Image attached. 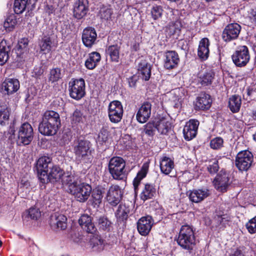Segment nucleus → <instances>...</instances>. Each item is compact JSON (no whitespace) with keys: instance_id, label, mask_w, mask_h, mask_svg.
Here are the masks:
<instances>
[{"instance_id":"f257e3e1","label":"nucleus","mask_w":256,"mask_h":256,"mask_svg":"<svg viewBox=\"0 0 256 256\" xmlns=\"http://www.w3.org/2000/svg\"><path fill=\"white\" fill-rule=\"evenodd\" d=\"M90 142L82 137L77 138L74 141L72 148L77 160L86 162H90L92 160Z\"/></svg>"},{"instance_id":"f03ea898","label":"nucleus","mask_w":256,"mask_h":256,"mask_svg":"<svg viewBox=\"0 0 256 256\" xmlns=\"http://www.w3.org/2000/svg\"><path fill=\"white\" fill-rule=\"evenodd\" d=\"M126 162L119 156L111 158L108 162V170L112 178L116 180H124L126 178L127 172L125 169Z\"/></svg>"},{"instance_id":"7ed1b4c3","label":"nucleus","mask_w":256,"mask_h":256,"mask_svg":"<svg viewBox=\"0 0 256 256\" xmlns=\"http://www.w3.org/2000/svg\"><path fill=\"white\" fill-rule=\"evenodd\" d=\"M178 244L183 248L190 252L196 244L194 232L190 226H182L180 228Z\"/></svg>"},{"instance_id":"20e7f679","label":"nucleus","mask_w":256,"mask_h":256,"mask_svg":"<svg viewBox=\"0 0 256 256\" xmlns=\"http://www.w3.org/2000/svg\"><path fill=\"white\" fill-rule=\"evenodd\" d=\"M91 192V186L82 182L78 184L76 186L71 185L70 192L69 193L73 195L78 202H84L88 200Z\"/></svg>"},{"instance_id":"39448f33","label":"nucleus","mask_w":256,"mask_h":256,"mask_svg":"<svg viewBox=\"0 0 256 256\" xmlns=\"http://www.w3.org/2000/svg\"><path fill=\"white\" fill-rule=\"evenodd\" d=\"M254 161L252 153L249 150L239 152L236 158V166L240 171H248L252 166Z\"/></svg>"},{"instance_id":"423d86ee","label":"nucleus","mask_w":256,"mask_h":256,"mask_svg":"<svg viewBox=\"0 0 256 256\" xmlns=\"http://www.w3.org/2000/svg\"><path fill=\"white\" fill-rule=\"evenodd\" d=\"M232 62L238 67L246 66L250 60V55L248 48L246 46H238L232 56Z\"/></svg>"},{"instance_id":"0eeeda50","label":"nucleus","mask_w":256,"mask_h":256,"mask_svg":"<svg viewBox=\"0 0 256 256\" xmlns=\"http://www.w3.org/2000/svg\"><path fill=\"white\" fill-rule=\"evenodd\" d=\"M34 138V130L28 122H24L20 127L18 132L16 143L18 145L29 144Z\"/></svg>"},{"instance_id":"6e6552de","label":"nucleus","mask_w":256,"mask_h":256,"mask_svg":"<svg viewBox=\"0 0 256 256\" xmlns=\"http://www.w3.org/2000/svg\"><path fill=\"white\" fill-rule=\"evenodd\" d=\"M64 171L56 165H53L48 172L40 176V181L43 184L58 182L64 176Z\"/></svg>"},{"instance_id":"1a4fd4ad","label":"nucleus","mask_w":256,"mask_h":256,"mask_svg":"<svg viewBox=\"0 0 256 256\" xmlns=\"http://www.w3.org/2000/svg\"><path fill=\"white\" fill-rule=\"evenodd\" d=\"M70 96L76 100H79L85 94V82L82 78L74 80L69 82Z\"/></svg>"},{"instance_id":"9d476101","label":"nucleus","mask_w":256,"mask_h":256,"mask_svg":"<svg viewBox=\"0 0 256 256\" xmlns=\"http://www.w3.org/2000/svg\"><path fill=\"white\" fill-rule=\"evenodd\" d=\"M124 110L121 102L118 100L111 102L108 106V116L112 123H118L122 119Z\"/></svg>"},{"instance_id":"9b49d317","label":"nucleus","mask_w":256,"mask_h":256,"mask_svg":"<svg viewBox=\"0 0 256 256\" xmlns=\"http://www.w3.org/2000/svg\"><path fill=\"white\" fill-rule=\"evenodd\" d=\"M241 26L237 23L228 24L223 30L222 38L226 42L236 39L240 33Z\"/></svg>"},{"instance_id":"f8f14e48","label":"nucleus","mask_w":256,"mask_h":256,"mask_svg":"<svg viewBox=\"0 0 256 256\" xmlns=\"http://www.w3.org/2000/svg\"><path fill=\"white\" fill-rule=\"evenodd\" d=\"M215 188L221 192L226 191L230 184L229 174L222 170L217 174L213 182Z\"/></svg>"},{"instance_id":"ddd939ff","label":"nucleus","mask_w":256,"mask_h":256,"mask_svg":"<svg viewBox=\"0 0 256 256\" xmlns=\"http://www.w3.org/2000/svg\"><path fill=\"white\" fill-rule=\"evenodd\" d=\"M154 224L152 218L150 216L142 217L137 222V230L142 236H146L150 233Z\"/></svg>"},{"instance_id":"4468645a","label":"nucleus","mask_w":256,"mask_h":256,"mask_svg":"<svg viewBox=\"0 0 256 256\" xmlns=\"http://www.w3.org/2000/svg\"><path fill=\"white\" fill-rule=\"evenodd\" d=\"M50 224L54 230H64L67 227V218L64 214L56 213L51 216Z\"/></svg>"},{"instance_id":"2eb2a0df","label":"nucleus","mask_w":256,"mask_h":256,"mask_svg":"<svg viewBox=\"0 0 256 256\" xmlns=\"http://www.w3.org/2000/svg\"><path fill=\"white\" fill-rule=\"evenodd\" d=\"M199 122L196 120L192 119L186 122L184 129V138L186 140H190L196 137L197 134Z\"/></svg>"},{"instance_id":"dca6fc26","label":"nucleus","mask_w":256,"mask_h":256,"mask_svg":"<svg viewBox=\"0 0 256 256\" xmlns=\"http://www.w3.org/2000/svg\"><path fill=\"white\" fill-rule=\"evenodd\" d=\"M122 192L118 185L111 186L106 194V200L112 206H116L120 203L122 198Z\"/></svg>"},{"instance_id":"f3484780","label":"nucleus","mask_w":256,"mask_h":256,"mask_svg":"<svg viewBox=\"0 0 256 256\" xmlns=\"http://www.w3.org/2000/svg\"><path fill=\"white\" fill-rule=\"evenodd\" d=\"M180 60L178 54L174 50H168L165 52L164 67L168 70L176 68Z\"/></svg>"},{"instance_id":"a211bd4d","label":"nucleus","mask_w":256,"mask_h":256,"mask_svg":"<svg viewBox=\"0 0 256 256\" xmlns=\"http://www.w3.org/2000/svg\"><path fill=\"white\" fill-rule=\"evenodd\" d=\"M97 34L92 27L85 28L82 32V39L84 44L87 48H91L95 43Z\"/></svg>"},{"instance_id":"6ab92c4d","label":"nucleus","mask_w":256,"mask_h":256,"mask_svg":"<svg viewBox=\"0 0 256 256\" xmlns=\"http://www.w3.org/2000/svg\"><path fill=\"white\" fill-rule=\"evenodd\" d=\"M53 165L50 158L46 156L40 158L37 160L36 166L38 178L40 179V175L48 172Z\"/></svg>"},{"instance_id":"aec40b11","label":"nucleus","mask_w":256,"mask_h":256,"mask_svg":"<svg viewBox=\"0 0 256 256\" xmlns=\"http://www.w3.org/2000/svg\"><path fill=\"white\" fill-rule=\"evenodd\" d=\"M88 10V0H78L74 8V16L80 20L86 16Z\"/></svg>"},{"instance_id":"412c9836","label":"nucleus","mask_w":256,"mask_h":256,"mask_svg":"<svg viewBox=\"0 0 256 256\" xmlns=\"http://www.w3.org/2000/svg\"><path fill=\"white\" fill-rule=\"evenodd\" d=\"M152 104L149 102H145L139 108L136 114L137 120L140 123L146 122L151 114Z\"/></svg>"},{"instance_id":"4be33fe9","label":"nucleus","mask_w":256,"mask_h":256,"mask_svg":"<svg viewBox=\"0 0 256 256\" xmlns=\"http://www.w3.org/2000/svg\"><path fill=\"white\" fill-rule=\"evenodd\" d=\"M19 88V81L15 78L6 79L2 85V91L5 94H12L16 92Z\"/></svg>"},{"instance_id":"5701e85b","label":"nucleus","mask_w":256,"mask_h":256,"mask_svg":"<svg viewBox=\"0 0 256 256\" xmlns=\"http://www.w3.org/2000/svg\"><path fill=\"white\" fill-rule=\"evenodd\" d=\"M78 223L82 228L88 233L94 234L97 231L96 228L92 222V218L88 214L82 215L78 220Z\"/></svg>"},{"instance_id":"b1692460","label":"nucleus","mask_w":256,"mask_h":256,"mask_svg":"<svg viewBox=\"0 0 256 256\" xmlns=\"http://www.w3.org/2000/svg\"><path fill=\"white\" fill-rule=\"evenodd\" d=\"M187 194L190 201L193 202H200L210 195L209 190L208 189L194 190L187 192Z\"/></svg>"},{"instance_id":"393cba45","label":"nucleus","mask_w":256,"mask_h":256,"mask_svg":"<svg viewBox=\"0 0 256 256\" xmlns=\"http://www.w3.org/2000/svg\"><path fill=\"white\" fill-rule=\"evenodd\" d=\"M212 104V100L210 94L205 92L201 93L197 98L195 103V108L196 110H205L208 109Z\"/></svg>"},{"instance_id":"a878e982","label":"nucleus","mask_w":256,"mask_h":256,"mask_svg":"<svg viewBox=\"0 0 256 256\" xmlns=\"http://www.w3.org/2000/svg\"><path fill=\"white\" fill-rule=\"evenodd\" d=\"M60 128L56 127L53 124L46 122L42 119L38 126V130L40 134L44 136H53L56 134Z\"/></svg>"},{"instance_id":"bb28decb","label":"nucleus","mask_w":256,"mask_h":256,"mask_svg":"<svg viewBox=\"0 0 256 256\" xmlns=\"http://www.w3.org/2000/svg\"><path fill=\"white\" fill-rule=\"evenodd\" d=\"M139 76L144 80H148L151 75V66L145 60H140L138 62Z\"/></svg>"},{"instance_id":"cd10ccee","label":"nucleus","mask_w":256,"mask_h":256,"mask_svg":"<svg viewBox=\"0 0 256 256\" xmlns=\"http://www.w3.org/2000/svg\"><path fill=\"white\" fill-rule=\"evenodd\" d=\"M109 126L108 124H103L100 128L97 138L98 142L101 145L107 146L111 140Z\"/></svg>"},{"instance_id":"c85d7f7f","label":"nucleus","mask_w":256,"mask_h":256,"mask_svg":"<svg viewBox=\"0 0 256 256\" xmlns=\"http://www.w3.org/2000/svg\"><path fill=\"white\" fill-rule=\"evenodd\" d=\"M210 41L207 38H202L199 43L198 51V57L202 60H206L209 56Z\"/></svg>"},{"instance_id":"c756f323","label":"nucleus","mask_w":256,"mask_h":256,"mask_svg":"<svg viewBox=\"0 0 256 256\" xmlns=\"http://www.w3.org/2000/svg\"><path fill=\"white\" fill-rule=\"evenodd\" d=\"M42 120L46 121V122L55 124L56 127L60 128L61 126V120L60 114L55 111H46L42 116Z\"/></svg>"},{"instance_id":"7c9ffc66","label":"nucleus","mask_w":256,"mask_h":256,"mask_svg":"<svg viewBox=\"0 0 256 256\" xmlns=\"http://www.w3.org/2000/svg\"><path fill=\"white\" fill-rule=\"evenodd\" d=\"M104 188L102 187H96L92 190L90 200L94 207H98L102 202Z\"/></svg>"},{"instance_id":"2f4dec72","label":"nucleus","mask_w":256,"mask_h":256,"mask_svg":"<svg viewBox=\"0 0 256 256\" xmlns=\"http://www.w3.org/2000/svg\"><path fill=\"white\" fill-rule=\"evenodd\" d=\"M96 224L100 231L108 232L112 228V222L105 216L97 217Z\"/></svg>"},{"instance_id":"473e14b6","label":"nucleus","mask_w":256,"mask_h":256,"mask_svg":"<svg viewBox=\"0 0 256 256\" xmlns=\"http://www.w3.org/2000/svg\"><path fill=\"white\" fill-rule=\"evenodd\" d=\"M31 6V0H14V10L16 14H21L26 10L29 11Z\"/></svg>"},{"instance_id":"72a5a7b5","label":"nucleus","mask_w":256,"mask_h":256,"mask_svg":"<svg viewBox=\"0 0 256 256\" xmlns=\"http://www.w3.org/2000/svg\"><path fill=\"white\" fill-rule=\"evenodd\" d=\"M131 208L126 204H120L116 212V216L119 221L126 220L128 216Z\"/></svg>"},{"instance_id":"f704fd0d","label":"nucleus","mask_w":256,"mask_h":256,"mask_svg":"<svg viewBox=\"0 0 256 256\" xmlns=\"http://www.w3.org/2000/svg\"><path fill=\"white\" fill-rule=\"evenodd\" d=\"M156 195V189L152 184H146L140 194V198L145 201L152 198Z\"/></svg>"},{"instance_id":"c9c22d12","label":"nucleus","mask_w":256,"mask_h":256,"mask_svg":"<svg viewBox=\"0 0 256 256\" xmlns=\"http://www.w3.org/2000/svg\"><path fill=\"white\" fill-rule=\"evenodd\" d=\"M148 163L144 162L142 164L140 170L138 172L136 176L134 178L133 181V185L135 190L138 188V186L142 180L146 176L148 170Z\"/></svg>"},{"instance_id":"e433bc0d","label":"nucleus","mask_w":256,"mask_h":256,"mask_svg":"<svg viewBox=\"0 0 256 256\" xmlns=\"http://www.w3.org/2000/svg\"><path fill=\"white\" fill-rule=\"evenodd\" d=\"M101 56L98 52H92L89 54L88 58L85 62V66L89 70L94 68L100 60Z\"/></svg>"},{"instance_id":"4c0bfd02","label":"nucleus","mask_w":256,"mask_h":256,"mask_svg":"<svg viewBox=\"0 0 256 256\" xmlns=\"http://www.w3.org/2000/svg\"><path fill=\"white\" fill-rule=\"evenodd\" d=\"M174 168V162L170 158L164 156L160 162V168L162 172L166 174H169Z\"/></svg>"},{"instance_id":"58836bf2","label":"nucleus","mask_w":256,"mask_h":256,"mask_svg":"<svg viewBox=\"0 0 256 256\" xmlns=\"http://www.w3.org/2000/svg\"><path fill=\"white\" fill-rule=\"evenodd\" d=\"M156 130L162 134H166L171 128L170 122L166 118H160L156 124Z\"/></svg>"},{"instance_id":"ea45409f","label":"nucleus","mask_w":256,"mask_h":256,"mask_svg":"<svg viewBox=\"0 0 256 256\" xmlns=\"http://www.w3.org/2000/svg\"><path fill=\"white\" fill-rule=\"evenodd\" d=\"M120 47L116 44L110 46L106 50V54L110 56L112 62H118L120 58Z\"/></svg>"},{"instance_id":"a19ab883","label":"nucleus","mask_w":256,"mask_h":256,"mask_svg":"<svg viewBox=\"0 0 256 256\" xmlns=\"http://www.w3.org/2000/svg\"><path fill=\"white\" fill-rule=\"evenodd\" d=\"M40 51L44 54L48 53L52 48V41L48 36H44L39 42Z\"/></svg>"},{"instance_id":"79ce46f5","label":"nucleus","mask_w":256,"mask_h":256,"mask_svg":"<svg viewBox=\"0 0 256 256\" xmlns=\"http://www.w3.org/2000/svg\"><path fill=\"white\" fill-rule=\"evenodd\" d=\"M230 109L232 112H238L241 106V98L238 95L232 96L228 102Z\"/></svg>"},{"instance_id":"37998d69","label":"nucleus","mask_w":256,"mask_h":256,"mask_svg":"<svg viewBox=\"0 0 256 256\" xmlns=\"http://www.w3.org/2000/svg\"><path fill=\"white\" fill-rule=\"evenodd\" d=\"M16 23V16L12 14L7 16L4 23V26L7 32H11L14 28Z\"/></svg>"},{"instance_id":"c03bdc74","label":"nucleus","mask_w":256,"mask_h":256,"mask_svg":"<svg viewBox=\"0 0 256 256\" xmlns=\"http://www.w3.org/2000/svg\"><path fill=\"white\" fill-rule=\"evenodd\" d=\"M214 72L212 70L206 72L200 77V80L202 85L208 86L210 84L214 79Z\"/></svg>"},{"instance_id":"a18cd8bd","label":"nucleus","mask_w":256,"mask_h":256,"mask_svg":"<svg viewBox=\"0 0 256 256\" xmlns=\"http://www.w3.org/2000/svg\"><path fill=\"white\" fill-rule=\"evenodd\" d=\"M60 68H56L50 70L48 74V81L52 82H58L62 78V74Z\"/></svg>"},{"instance_id":"49530a36","label":"nucleus","mask_w":256,"mask_h":256,"mask_svg":"<svg viewBox=\"0 0 256 256\" xmlns=\"http://www.w3.org/2000/svg\"><path fill=\"white\" fill-rule=\"evenodd\" d=\"M113 14V10L110 6H102L100 8L99 16L102 19L108 20L110 19Z\"/></svg>"},{"instance_id":"de8ad7c7","label":"nucleus","mask_w":256,"mask_h":256,"mask_svg":"<svg viewBox=\"0 0 256 256\" xmlns=\"http://www.w3.org/2000/svg\"><path fill=\"white\" fill-rule=\"evenodd\" d=\"M6 42L2 41L0 43V64L2 65L8 60V55L6 48Z\"/></svg>"},{"instance_id":"09e8293b","label":"nucleus","mask_w":256,"mask_h":256,"mask_svg":"<svg viewBox=\"0 0 256 256\" xmlns=\"http://www.w3.org/2000/svg\"><path fill=\"white\" fill-rule=\"evenodd\" d=\"M10 116V112L6 106H0V124H5L6 122L8 121Z\"/></svg>"},{"instance_id":"8fccbe9b","label":"nucleus","mask_w":256,"mask_h":256,"mask_svg":"<svg viewBox=\"0 0 256 256\" xmlns=\"http://www.w3.org/2000/svg\"><path fill=\"white\" fill-rule=\"evenodd\" d=\"M41 216V212L40 210L36 208L32 207L27 212V214L24 218H30L32 220H37Z\"/></svg>"},{"instance_id":"3c124183","label":"nucleus","mask_w":256,"mask_h":256,"mask_svg":"<svg viewBox=\"0 0 256 256\" xmlns=\"http://www.w3.org/2000/svg\"><path fill=\"white\" fill-rule=\"evenodd\" d=\"M163 12V9L160 6H154L151 10L152 18L156 20L161 18Z\"/></svg>"},{"instance_id":"603ef678","label":"nucleus","mask_w":256,"mask_h":256,"mask_svg":"<svg viewBox=\"0 0 256 256\" xmlns=\"http://www.w3.org/2000/svg\"><path fill=\"white\" fill-rule=\"evenodd\" d=\"M156 129V124L154 122H150L144 126V132L148 136H152Z\"/></svg>"},{"instance_id":"864d4df0","label":"nucleus","mask_w":256,"mask_h":256,"mask_svg":"<svg viewBox=\"0 0 256 256\" xmlns=\"http://www.w3.org/2000/svg\"><path fill=\"white\" fill-rule=\"evenodd\" d=\"M224 140L220 137H216L211 140L210 142V148L214 150H218L223 146Z\"/></svg>"},{"instance_id":"5fc2aeb1","label":"nucleus","mask_w":256,"mask_h":256,"mask_svg":"<svg viewBox=\"0 0 256 256\" xmlns=\"http://www.w3.org/2000/svg\"><path fill=\"white\" fill-rule=\"evenodd\" d=\"M84 116L82 113L78 110L76 109L73 113L72 120L73 123L77 124L83 122Z\"/></svg>"},{"instance_id":"6e6d98bb","label":"nucleus","mask_w":256,"mask_h":256,"mask_svg":"<svg viewBox=\"0 0 256 256\" xmlns=\"http://www.w3.org/2000/svg\"><path fill=\"white\" fill-rule=\"evenodd\" d=\"M62 181L64 184H65L68 186V192H70L71 185L76 186L78 184V183L74 181V176L70 174H68L66 176H64Z\"/></svg>"},{"instance_id":"4d7b16f0","label":"nucleus","mask_w":256,"mask_h":256,"mask_svg":"<svg viewBox=\"0 0 256 256\" xmlns=\"http://www.w3.org/2000/svg\"><path fill=\"white\" fill-rule=\"evenodd\" d=\"M248 232L250 234L256 232V216L250 220L246 224Z\"/></svg>"},{"instance_id":"13d9d810","label":"nucleus","mask_w":256,"mask_h":256,"mask_svg":"<svg viewBox=\"0 0 256 256\" xmlns=\"http://www.w3.org/2000/svg\"><path fill=\"white\" fill-rule=\"evenodd\" d=\"M214 220L218 225H222L224 227L226 226L229 221L228 216L226 214L220 216L216 215L214 216Z\"/></svg>"},{"instance_id":"bf43d9fd","label":"nucleus","mask_w":256,"mask_h":256,"mask_svg":"<svg viewBox=\"0 0 256 256\" xmlns=\"http://www.w3.org/2000/svg\"><path fill=\"white\" fill-rule=\"evenodd\" d=\"M210 162L211 164L207 166V170L210 174H214L219 170L218 162L216 160H214V162L211 161Z\"/></svg>"},{"instance_id":"052dcab7","label":"nucleus","mask_w":256,"mask_h":256,"mask_svg":"<svg viewBox=\"0 0 256 256\" xmlns=\"http://www.w3.org/2000/svg\"><path fill=\"white\" fill-rule=\"evenodd\" d=\"M90 242L94 248L96 246H102L104 244V240L100 236H95L90 239Z\"/></svg>"},{"instance_id":"680f3d73","label":"nucleus","mask_w":256,"mask_h":256,"mask_svg":"<svg viewBox=\"0 0 256 256\" xmlns=\"http://www.w3.org/2000/svg\"><path fill=\"white\" fill-rule=\"evenodd\" d=\"M168 29L171 34H174L179 33L180 30L178 27V24L176 23H172Z\"/></svg>"},{"instance_id":"e2e57ef3","label":"nucleus","mask_w":256,"mask_h":256,"mask_svg":"<svg viewBox=\"0 0 256 256\" xmlns=\"http://www.w3.org/2000/svg\"><path fill=\"white\" fill-rule=\"evenodd\" d=\"M138 80V76L136 75H133L128 78V82L130 87H134L136 82Z\"/></svg>"},{"instance_id":"0e129e2a","label":"nucleus","mask_w":256,"mask_h":256,"mask_svg":"<svg viewBox=\"0 0 256 256\" xmlns=\"http://www.w3.org/2000/svg\"><path fill=\"white\" fill-rule=\"evenodd\" d=\"M28 44V40L27 38H23L18 42V48L22 49L26 48Z\"/></svg>"},{"instance_id":"69168bd1","label":"nucleus","mask_w":256,"mask_h":256,"mask_svg":"<svg viewBox=\"0 0 256 256\" xmlns=\"http://www.w3.org/2000/svg\"><path fill=\"white\" fill-rule=\"evenodd\" d=\"M19 186L20 188L22 187L28 188L30 187V184L28 180L22 178L21 180Z\"/></svg>"},{"instance_id":"338daca9","label":"nucleus","mask_w":256,"mask_h":256,"mask_svg":"<svg viewBox=\"0 0 256 256\" xmlns=\"http://www.w3.org/2000/svg\"><path fill=\"white\" fill-rule=\"evenodd\" d=\"M250 17L254 21L256 22V7L251 10Z\"/></svg>"},{"instance_id":"774afa93","label":"nucleus","mask_w":256,"mask_h":256,"mask_svg":"<svg viewBox=\"0 0 256 256\" xmlns=\"http://www.w3.org/2000/svg\"><path fill=\"white\" fill-rule=\"evenodd\" d=\"M230 256H246L244 253L240 250L236 249Z\"/></svg>"}]
</instances>
